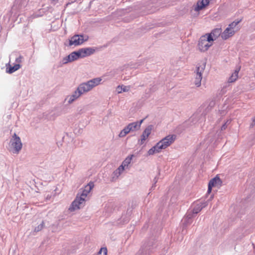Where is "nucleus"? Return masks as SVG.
Wrapping results in <instances>:
<instances>
[{"label":"nucleus","instance_id":"obj_12","mask_svg":"<svg viewBox=\"0 0 255 255\" xmlns=\"http://www.w3.org/2000/svg\"><path fill=\"white\" fill-rule=\"evenodd\" d=\"M5 67L6 72L8 74H12L20 69L21 67V65L19 64H15L13 66H11L9 63H7L6 64Z\"/></svg>","mask_w":255,"mask_h":255},{"label":"nucleus","instance_id":"obj_13","mask_svg":"<svg viewBox=\"0 0 255 255\" xmlns=\"http://www.w3.org/2000/svg\"><path fill=\"white\" fill-rule=\"evenodd\" d=\"M234 29H231L229 26L226 28L221 34V37L224 40H226L230 37L233 36L236 32Z\"/></svg>","mask_w":255,"mask_h":255},{"label":"nucleus","instance_id":"obj_16","mask_svg":"<svg viewBox=\"0 0 255 255\" xmlns=\"http://www.w3.org/2000/svg\"><path fill=\"white\" fill-rule=\"evenodd\" d=\"M142 122L143 120L139 122H133L129 124L128 126L129 129L130 131L137 130L140 128Z\"/></svg>","mask_w":255,"mask_h":255},{"label":"nucleus","instance_id":"obj_25","mask_svg":"<svg viewBox=\"0 0 255 255\" xmlns=\"http://www.w3.org/2000/svg\"><path fill=\"white\" fill-rule=\"evenodd\" d=\"M202 209V207L199 204V203H197L196 204V205L194 206L192 210V215L193 214H196L198 213Z\"/></svg>","mask_w":255,"mask_h":255},{"label":"nucleus","instance_id":"obj_28","mask_svg":"<svg viewBox=\"0 0 255 255\" xmlns=\"http://www.w3.org/2000/svg\"><path fill=\"white\" fill-rule=\"evenodd\" d=\"M70 62L69 56H66L62 59V63H60V66H62L63 64H66Z\"/></svg>","mask_w":255,"mask_h":255},{"label":"nucleus","instance_id":"obj_8","mask_svg":"<svg viewBox=\"0 0 255 255\" xmlns=\"http://www.w3.org/2000/svg\"><path fill=\"white\" fill-rule=\"evenodd\" d=\"M205 66L206 64L204 63L201 66L196 67L195 71L196 75L194 83L197 87L201 86V82L202 79V74L205 70Z\"/></svg>","mask_w":255,"mask_h":255},{"label":"nucleus","instance_id":"obj_34","mask_svg":"<svg viewBox=\"0 0 255 255\" xmlns=\"http://www.w3.org/2000/svg\"><path fill=\"white\" fill-rule=\"evenodd\" d=\"M125 167H124L123 165H121L116 170L120 173L121 174L125 170Z\"/></svg>","mask_w":255,"mask_h":255},{"label":"nucleus","instance_id":"obj_26","mask_svg":"<svg viewBox=\"0 0 255 255\" xmlns=\"http://www.w3.org/2000/svg\"><path fill=\"white\" fill-rule=\"evenodd\" d=\"M241 21V20H235V21H234L233 22H232V23H231L229 25V27L231 29H234V28L236 27V26Z\"/></svg>","mask_w":255,"mask_h":255},{"label":"nucleus","instance_id":"obj_17","mask_svg":"<svg viewBox=\"0 0 255 255\" xmlns=\"http://www.w3.org/2000/svg\"><path fill=\"white\" fill-rule=\"evenodd\" d=\"M222 184V181L217 175L212 178L209 182L208 185L212 186H220Z\"/></svg>","mask_w":255,"mask_h":255},{"label":"nucleus","instance_id":"obj_36","mask_svg":"<svg viewBox=\"0 0 255 255\" xmlns=\"http://www.w3.org/2000/svg\"><path fill=\"white\" fill-rule=\"evenodd\" d=\"M199 204L202 207V209L207 206V203L206 202H200Z\"/></svg>","mask_w":255,"mask_h":255},{"label":"nucleus","instance_id":"obj_15","mask_svg":"<svg viewBox=\"0 0 255 255\" xmlns=\"http://www.w3.org/2000/svg\"><path fill=\"white\" fill-rule=\"evenodd\" d=\"M207 36L210 35L213 39V41L215 40L219 36L222 34L221 28H217L213 29L210 33L206 34Z\"/></svg>","mask_w":255,"mask_h":255},{"label":"nucleus","instance_id":"obj_22","mask_svg":"<svg viewBox=\"0 0 255 255\" xmlns=\"http://www.w3.org/2000/svg\"><path fill=\"white\" fill-rule=\"evenodd\" d=\"M133 156V154L127 156L125 158V159L123 161L121 165H123L125 168L128 167V165L130 163Z\"/></svg>","mask_w":255,"mask_h":255},{"label":"nucleus","instance_id":"obj_31","mask_svg":"<svg viewBox=\"0 0 255 255\" xmlns=\"http://www.w3.org/2000/svg\"><path fill=\"white\" fill-rule=\"evenodd\" d=\"M231 119L230 120H228L221 127V130H225L228 126L231 123Z\"/></svg>","mask_w":255,"mask_h":255},{"label":"nucleus","instance_id":"obj_1","mask_svg":"<svg viewBox=\"0 0 255 255\" xmlns=\"http://www.w3.org/2000/svg\"><path fill=\"white\" fill-rule=\"evenodd\" d=\"M91 190V187L85 186L81 193H79L76 199L71 203L69 210L71 212L79 209L83 207L85 204V198Z\"/></svg>","mask_w":255,"mask_h":255},{"label":"nucleus","instance_id":"obj_18","mask_svg":"<svg viewBox=\"0 0 255 255\" xmlns=\"http://www.w3.org/2000/svg\"><path fill=\"white\" fill-rule=\"evenodd\" d=\"M193 217V215L190 213L187 214L185 218L183 219V224L184 225V227H186L188 225H190L192 222V218Z\"/></svg>","mask_w":255,"mask_h":255},{"label":"nucleus","instance_id":"obj_9","mask_svg":"<svg viewBox=\"0 0 255 255\" xmlns=\"http://www.w3.org/2000/svg\"><path fill=\"white\" fill-rule=\"evenodd\" d=\"M210 0H198L196 4L192 6V9L196 12H199L209 4Z\"/></svg>","mask_w":255,"mask_h":255},{"label":"nucleus","instance_id":"obj_2","mask_svg":"<svg viewBox=\"0 0 255 255\" xmlns=\"http://www.w3.org/2000/svg\"><path fill=\"white\" fill-rule=\"evenodd\" d=\"M102 81L100 77L93 78L86 82L81 83L77 87L82 95L91 91L93 88L99 85Z\"/></svg>","mask_w":255,"mask_h":255},{"label":"nucleus","instance_id":"obj_6","mask_svg":"<svg viewBox=\"0 0 255 255\" xmlns=\"http://www.w3.org/2000/svg\"><path fill=\"white\" fill-rule=\"evenodd\" d=\"M83 34H75L73 35L69 40V46L74 45L75 46L81 45L84 42L88 40V37L84 38Z\"/></svg>","mask_w":255,"mask_h":255},{"label":"nucleus","instance_id":"obj_29","mask_svg":"<svg viewBox=\"0 0 255 255\" xmlns=\"http://www.w3.org/2000/svg\"><path fill=\"white\" fill-rule=\"evenodd\" d=\"M107 249L106 248H102L97 255H107Z\"/></svg>","mask_w":255,"mask_h":255},{"label":"nucleus","instance_id":"obj_23","mask_svg":"<svg viewBox=\"0 0 255 255\" xmlns=\"http://www.w3.org/2000/svg\"><path fill=\"white\" fill-rule=\"evenodd\" d=\"M130 86H124V85H122V86H118V87H117V90H118V93H121L122 92H128L129 90H130Z\"/></svg>","mask_w":255,"mask_h":255},{"label":"nucleus","instance_id":"obj_33","mask_svg":"<svg viewBox=\"0 0 255 255\" xmlns=\"http://www.w3.org/2000/svg\"><path fill=\"white\" fill-rule=\"evenodd\" d=\"M23 60V57L21 55H19L15 58V62L16 64H19L22 63Z\"/></svg>","mask_w":255,"mask_h":255},{"label":"nucleus","instance_id":"obj_7","mask_svg":"<svg viewBox=\"0 0 255 255\" xmlns=\"http://www.w3.org/2000/svg\"><path fill=\"white\" fill-rule=\"evenodd\" d=\"M11 146L13 147V153H18L21 149L22 144L20 137L15 133L12 135L10 140Z\"/></svg>","mask_w":255,"mask_h":255},{"label":"nucleus","instance_id":"obj_11","mask_svg":"<svg viewBox=\"0 0 255 255\" xmlns=\"http://www.w3.org/2000/svg\"><path fill=\"white\" fill-rule=\"evenodd\" d=\"M152 129V126H148L143 131L142 135H141L140 139V144H142L144 141L146 139L148 136L150 134L151 130Z\"/></svg>","mask_w":255,"mask_h":255},{"label":"nucleus","instance_id":"obj_37","mask_svg":"<svg viewBox=\"0 0 255 255\" xmlns=\"http://www.w3.org/2000/svg\"><path fill=\"white\" fill-rule=\"evenodd\" d=\"M50 0V3L53 5L56 4L58 1V0Z\"/></svg>","mask_w":255,"mask_h":255},{"label":"nucleus","instance_id":"obj_10","mask_svg":"<svg viewBox=\"0 0 255 255\" xmlns=\"http://www.w3.org/2000/svg\"><path fill=\"white\" fill-rule=\"evenodd\" d=\"M81 58H84L93 54L95 50L92 47L81 48L79 50Z\"/></svg>","mask_w":255,"mask_h":255},{"label":"nucleus","instance_id":"obj_24","mask_svg":"<svg viewBox=\"0 0 255 255\" xmlns=\"http://www.w3.org/2000/svg\"><path fill=\"white\" fill-rule=\"evenodd\" d=\"M130 132L128 126H126L125 128L120 132L119 136L120 137H125L128 133Z\"/></svg>","mask_w":255,"mask_h":255},{"label":"nucleus","instance_id":"obj_39","mask_svg":"<svg viewBox=\"0 0 255 255\" xmlns=\"http://www.w3.org/2000/svg\"><path fill=\"white\" fill-rule=\"evenodd\" d=\"M212 186L208 185V190H207V193H210L211 192V190H212Z\"/></svg>","mask_w":255,"mask_h":255},{"label":"nucleus","instance_id":"obj_19","mask_svg":"<svg viewBox=\"0 0 255 255\" xmlns=\"http://www.w3.org/2000/svg\"><path fill=\"white\" fill-rule=\"evenodd\" d=\"M68 56H69L71 62L77 60L79 58H81L79 50L72 52Z\"/></svg>","mask_w":255,"mask_h":255},{"label":"nucleus","instance_id":"obj_14","mask_svg":"<svg viewBox=\"0 0 255 255\" xmlns=\"http://www.w3.org/2000/svg\"><path fill=\"white\" fill-rule=\"evenodd\" d=\"M82 95L81 93L78 90V88L72 93V95H69L67 98L68 99V102L69 104L72 103L74 101L77 100Z\"/></svg>","mask_w":255,"mask_h":255},{"label":"nucleus","instance_id":"obj_30","mask_svg":"<svg viewBox=\"0 0 255 255\" xmlns=\"http://www.w3.org/2000/svg\"><path fill=\"white\" fill-rule=\"evenodd\" d=\"M27 0H21V1L19 4V8L22 9L24 8L27 5Z\"/></svg>","mask_w":255,"mask_h":255},{"label":"nucleus","instance_id":"obj_3","mask_svg":"<svg viewBox=\"0 0 255 255\" xmlns=\"http://www.w3.org/2000/svg\"><path fill=\"white\" fill-rule=\"evenodd\" d=\"M213 39L210 35L207 36L206 34L200 37L198 43V48L202 52L207 51L213 45Z\"/></svg>","mask_w":255,"mask_h":255},{"label":"nucleus","instance_id":"obj_38","mask_svg":"<svg viewBox=\"0 0 255 255\" xmlns=\"http://www.w3.org/2000/svg\"><path fill=\"white\" fill-rule=\"evenodd\" d=\"M255 126V117L253 119L252 123L250 125V127H253Z\"/></svg>","mask_w":255,"mask_h":255},{"label":"nucleus","instance_id":"obj_42","mask_svg":"<svg viewBox=\"0 0 255 255\" xmlns=\"http://www.w3.org/2000/svg\"><path fill=\"white\" fill-rule=\"evenodd\" d=\"M196 115H193V117H196Z\"/></svg>","mask_w":255,"mask_h":255},{"label":"nucleus","instance_id":"obj_40","mask_svg":"<svg viewBox=\"0 0 255 255\" xmlns=\"http://www.w3.org/2000/svg\"><path fill=\"white\" fill-rule=\"evenodd\" d=\"M86 186L91 187V189H92V188L94 187V184L93 182H91V183H89Z\"/></svg>","mask_w":255,"mask_h":255},{"label":"nucleus","instance_id":"obj_27","mask_svg":"<svg viewBox=\"0 0 255 255\" xmlns=\"http://www.w3.org/2000/svg\"><path fill=\"white\" fill-rule=\"evenodd\" d=\"M121 175V174L119 173L116 170H115L112 175V181L116 180L118 177Z\"/></svg>","mask_w":255,"mask_h":255},{"label":"nucleus","instance_id":"obj_20","mask_svg":"<svg viewBox=\"0 0 255 255\" xmlns=\"http://www.w3.org/2000/svg\"><path fill=\"white\" fill-rule=\"evenodd\" d=\"M240 70V67L237 68L234 73H233L232 75L229 77L228 81L230 83H232L235 82L238 77V73L239 71Z\"/></svg>","mask_w":255,"mask_h":255},{"label":"nucleus","instance_id":"obj_4","mask_svg":"<svg viewBox=\"0 0 255 255\" xmlns=\"http://www.w3.org/2000/svg\"><path fill=\"white\" fill-rule=\"evenodd\" d=\"M156 242L153 239L144 243L139 251L140 255H150L156 248Z\"/></svg>","mask_w":255,"mask_h":255},{"label":"nucleus","instance_id":"obj_35","mask_svg":"<svg viewBox=\"0 0 255 255\" xmlns=\"http://www.w3.org/2000/svg\"><path fill=\"white\" fill-rule=\"evenodd\" d=\"M158 177L157 176H156L154 177V179H153V182L154 183L153 184L152 187H151V189L153 188L154 187H155V184L156 183H157V181H158Z\"/></svg>","mask_w":255,"mask_h":255},{"label":"nucleus","instance_id":"obj_32","mask_svg":"<svg viewBox=\"0 0 255 255\" xmlns=\"http://www.w3.org/2000/svg\"><path fill=\"white\" fill-rule=\"evenodd\" d=\"M44 227V222L42 221V223L39 224L38 226H37L36 227H35L34 229V231L36 232H38L40 231H41Z\"/></svg>","mask_w":255,"mask_h":255},{"label":"nucleus","instance_id":"obj_5","mask_svg":"<svg viewBox=\"0 0 255 255\" xmlns=\"http://www.w3.org/2000/svg\"><path fill=\"white\" fill-rule=\"evenodd\" d=\"M177 137L175 134H169L161 139L157 143L160 149H164L174 142Z\"/></svg>","mask_w":255,"mask_h":255},{"label":"nucleus","instance_id":"obj_41","mask_svg":"<svg viewBox=\"0 0 255 255\" xmlns=\"http://www.w3.org/2000/svg\"><path fill=\"white\" fill-rule=\"evenodd\" d=\"M214 105H215V102L212 101L210 103L209 106L212 107H213Z\"/></svg>","mask_w":255,"mask_h":255},{"label":"nucleus","instance_id":"obj_21","mask_svg":"<svg viewBox=\"0 0 255 255\" xmlns=\"http://www.w3.org/2000/svg\"><path fill=\"white\" fill-rule=\"evenodd\" d=\"M161 150L158 145L157 143H156L154 146L149 149L147 153L149 155H153L155 153H159Z\"/></svg>","mask_w":255,"mask_h":255}]
</instances>
